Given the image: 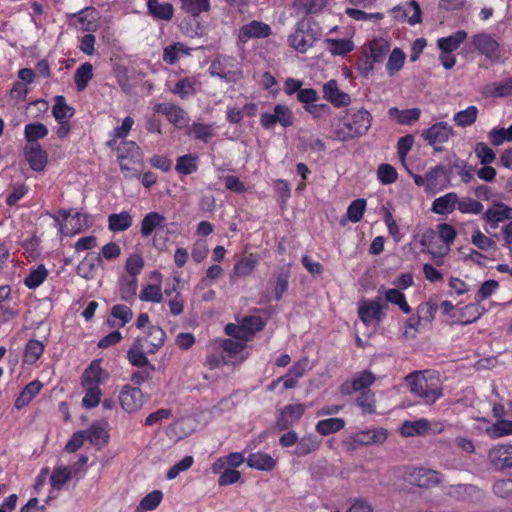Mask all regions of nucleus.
<instances>
[{"label": "nucleus", "instance_id": "f257e3e1", "mask_svg": "<svg viewBox=\"0 0 512 512\" xmlns=\"http://www.w3.org/2000/svg\"><path fill=\"white\" fill-rule=\"evenodd\" d=\"M405 381L410 392L428 405L434 404L443 396L442 383L435 371H415L408 374Z\"/></svg>", "mask_w": 512, "mask_h": 512}, {"label": "nucleus", "instance_id": "f03ea898", "mask_svg": "<svg viewBox=\"0 0 512 512\" xmlns=\"http://www.w3.org/2000/svg\"><path fill=\"white\" fill-rule=\"evenodd\" d=\"M59 215L66 221V223L63 224L60 221L59 216H53V218L59 232L64 236L82 232L90 226V219L86 213H76L69 219L70 211L60 210Z\"/></svg>", "mask_w": 512, "mask_h": 512}, {"label": "nucleus", "instance_id": "7ed1b4c3", "mask_svg": "<svg viewBox=\"0 0 512 512\" xmlns=\"http://www.w3.org/2000/svg\"><path fill=\"white\" fill-rule=\"evenodd\" d=\"M452 136H454L452 126L444 121L437 122L422 132L423 139L433 146L436 152H442L443 148L440 145L446 143Z\"/></svg>", "mask_w": 512, "mask_h": 512}, {"label": "nucleus", "instance_id": "20e7f679", "mask_svg": "<svg viewBox=\"0 0 512 512\" xmlns=\"http://www.w3.org/2000/svg\"><path fill=\"white\" fill-rule=\"evenodd\" d=\"M475 49L487 59L499 62L502 57V49L498 41L487 33H478L472 37Z\"/></svg>", "mask_w": 512, "mask_h": 512}, {"label": "nucleus", "instance_id": "39448f33", "mask_svg": "<svg viewBox=\"0 0 512 512\" xmlns=\"http://www.w3.org/2000/svg\"><path fill=\"white\" fill-rule=\"evenodd\" d=\"M442 478L440 472L423 467L414 468L408 474L410 484L426 489L440 484Z\"/></svg>", "mask_w": 512, "mask_h": 512}, {"label": "nucleus", "instance_id": "423d86ee", "mask_svg": "<svg viewBox=\"0 0 512 512\" xmlns=\"http://www.w3.org/2000/svg\"><path fill=\"white\" fill-rule=\"evenodd\" d=\"M381 297H377L375 300L364 301L358 309V315L361 321L369 325L373 321L380 322L384 316V309L388 308L386 303L381 302Z\"/></svg>", "mask_w": 512, "mask_h": 512}, {"label": "nucleus", "instance_id": "0eeeda50", "mask_svg": "<svg viewBox=\"0 0 512 512\" xmlns=\"http://www.w3.org/2000/svg\"><path fill=\"white\" fill-rule=\"evenodd\" d=\"M345 121L355 137H359L366 134L371 127L372 116L365 109L350 110Z\"/></svg>", "mask_w": 512, "mask_h": 512}, {"label": "nucleus", "instance_id": "6e6552de", "mask_svg": "<svg viewBox=\"0 0 512 512\" xmlns=\"http://www.w3.org/2000/svg\"><path fill=\"white\" fill-rule=\"evenodd\" d=\"M391 12L395 19L407 21L410 25H415L422 21V10L419 3L415 0L398 5L394 7Z\"/></svg>", "mask_w": 512, "mask_h": 512}, {"label": "nucleus", "instance_id": "1a4fd4ad", "mask_svg": "<svg viewBox=\"0 0 512 512\" xmlns=\"http://www.w3.org/2000/svg\"><path fill=\"white\" fill-rule=\"evenodd\" d=\"M374 381L375 375L369 370H364L355 375L351 380L342 383L339 390L343 395H351L358 391H365Z\"/></svg>", "mask_w": 512, "mask_h": 512}, {"label": "nucleus", "instance_id": "9d476101", "mask_svg": "<svg viewBox=\"0 0 512 512\" xmlns=\"http://www.w3.org/2000/svg\"><path fill=\"white\" fill-rule=\"evenodd\" d=\"M488 459L496 470L512 468V445H497L489 450Z\"/></svg>", "mask_w": 512, "mask_h": 512}, {"label": "nucleus", "instance_id": "9b49d317", "mask_svg": "<svg viewBox=\"0 0 512 512\" xmlns=\"http://www.w3.org/2000/svg\"><path fill=\"white\" fill-rule=\"evenodd\" d=\"M271 34L272 30L268 24L253 20L239 29L238 40L246 43L251 38H267Z\"/></svg>", "mask_w": 512, "mask_h": 512}, {"label": "nucleus", "instance_id": "f8f14e48", "mask_svg": "<svg viewBox=\"0 0 512 512\" xmlns=\"http://www.w3.org/2000/svg\"><path fill=\"white\" fill-rule=\"evenodd\" d=\"M119 401L125 411L135 412L143 405V393L140 388L125 385L120 392Z\"/></svg>", "mask_w": 512, "mask_h": 512}, {"label": "nucleus", "instance_id": "ddd939ff", "mask_svg": "<svg viewBox=\"0 0 512 512\" xmlns=\"http://www.w3.org/2000/svg\"><path fill=\"white\" fill-rule=\"evenodd\" d=\"M24 156L33 171L40 172L46 167L48 156L39 143L27 144L24 148Z\"/></svg>", "mask_w": 512, "mask_h": 512}, {"label": "nucleus", "instance_id": "4468645a", "mask_svg": "<svg viewBox=\"0 0 512 512\" xmlns=\"http://www.w3.org/2000/svg\"><path fill=\"white\" fill-rule=\"evenodd\" d=\"M305 407L302 404H294L285 406L276 422L278 430H286L293 426L304 414Z\"/></svg>", "mask_w": 512, "mask_h": 512}, {"label": "nucleus", "instance_id": "2eb2a0df", "mask_svg": "<svg viewBox=\"0 0 512 512\" xmlns=\"http://www.w3.org/2000/svg\"><path fill=\"white\" fill-rule=\"evenodd\" d=\"M323 96L335 107L347 106L351 102L350 95L338 88L336 80H329L323 86Z\"/></svg>", "mask_w": 512, "mask_h": 512}, {"label": "nucleus", "instance_id": "dca6fc26", "mask_svg": "<svg viewBox=\"0 0 512 512\" xmlns=\"http://www.w3.org/2000/svg\"><path fill=\"white\" fill-rule=\"evenodd\" d=\"M158 113L164 114L169 122L181 128L188 123L187 113L179 106L174 104H158L155 108Z\"/></svg>", "mask_w": 512, "mask_h": 512}, {"label": "nucleus", "instance_id": "f3484780", "mask_svg": "<svg viewBox=\"0 0 512 512\" xmlns=\"http://www.w3.org/2000/svg\"><path fill=\"white\" fill-rule=\"evenodd\" d=\"M117 153L122 171L129 169L124 163L125 160H132L133 162L141 160L140 148L134 141H122L117 148Z\"/></svg>", "mask_w": 512, "mask_h": 512}, {"label": "nucleus", "instance_id": "a211bd4d", "mask_svg": "<svg viewBox=\"0 0 512 512\" xmlns=\"http://www.w3.org/2000/svg\"><path fill=\"white\" fill-rule=\"evenodd\" d=\"M102 264L100 254L89 253L77 266V274L84 279H93Z\"/></svg>", "mask_w": 512, "mask_h": 512}, {"label": "nucleus", "instance_id": "6ab92c4d", "mask_svg": "<svg viewBox=\"0 0 512 512\" xmlns=\"http://www.w3.org/2000/svg\"><path fill=\"white\" fill-rule=\"evenodd\" d=\"M387 439V431L385 429H373L360 431L353 435L352 441L355 445H371L382 444Z\"/></svg>", "mask_w": 512, "mask_h": 512}, {"label": "nucleus", "instance_id": "aec40b11", "mask_svg": "<svg viewBox=\"0 0 512 512\" xmlns=\"http://www.w3.org/2000/svg\"><path fill=\"white\" fill-rule=\"evenodd\" d=\"M95 10L92 7H85L77 13L68 14L67 17L76 28L89 31L95 22Z\"/></svg>", "mask_w": 512, "mask_h": 512}, {"label": "nucleus", "instance_id": "412c9836", "mask_svg": "<svg viewBox=\"0 0 512 512\" xmlns=\"http://www.w3.org/2000/svg\"><path fill=\"white\" fill-rule=\"evenodd\" d=\"M144 348H146L144 345V339L138 337L133 341L127 352V358L133 366L149 367L150 364L145 355Z\"/></svg>", "mask_w": 512, "mask_h": 512}, {"label": "nucleus", "instance_id": "4be33fe9", "mask_svg": "<svg viewBox=\"0 0 512 512\" xmlns=\"http://www.w3.org/2000/svg\"><path fill=\"white\" fill-rule=\"evenodd\" d=\"M483 218L491 224L492 228H496L499 222L512 219V208L503 203H496L484 213Z\"/></svg>", "mask_w": 512, "mask_h": 512}, {"label": "nucleus", "instance_id": "5701e85b", "mask_svg": "<svg viewBox=\"0 0 512 512\" xmlns=\"http://www.w3.org/2000/svg\"><path fill=\"white\" fill-rule=\"evenodd\" d=\"M289 279L290 269L282 267L270 280V283L273 285L274 296L277 301L281 300L284 293L287 291Z\"/></svg>", "mask_w": 512, "mask_h": 512}, {"label": "nucleus", "instance_id": "b1692460", "mask_svg": "<svg viewBox=\"0 0 512 512\" xmlns=\"http://www.w3.org/2000/svg\"><path fill=\"white\" fill-rule=\"evenodd\" d=\"M165 331L160 326L149 327L148 334L144 337V345L148 353H155L164 344Z\"/></svg>", "mask_w": 512, "mask_h": 512}, {"label": "nucleus", "instance_id": "393cba45", "mask_svg": "<svg viewBox=\"0 0 512 512\" xmlns=\"http://www.w3.org/2000/svg\"><path fill=\"white\" fill-rule=\"evenodd\" d=\"M147 8L150 15L157 20L169 21L173 17L174 8L170 3H161L158 0H148Z\"/></svg>", "mask_w": 512, "mask_h": 512}, {"label": "nucleus", "instance_id": "a878e982", "mask_svg": "<svg viewBox=\"0 0 512 512\" xmlns=\"http://www.w3.org/2000/svg\"><path fill=\"white\" fill-rule=\"evenodd\" d=\"M166 224V218L158 212H149L144 216L141 222V235L144 237L150 236L153 231L160 227L163 228Z\"/></svg>", "mask_w": 512, "mask_h": 512}, {"label": "nucleus", "instance_id": "bb28decb", "mask_svg": "<svg viewBox=\"0 0 512 512\" xmlns=\"http://www.w3.org/2000/svg\"><path fill=\"white\" fill-rule=\"evenodd\" d=\"M390 48L391 45L388 40L383 38L374 39L368 44V55L372 59V62L381 63L384 61L385 57L390 51Z\"/></svg>", "mask_w": 512, "mask_h": 512}, {"label": "nucleus", "instance_id": "cd10ccee", "mask_svg": "<svg viewBox=\"0 0 512 512\" xmlns=\"http://www.w3.org/2000/svg\"><path fill=\"white\" fill-rule=\"evenodd\" d=\"M457 202L458 196L455 192L447 193L433 201L432 211L440 215L449 214L455 209Z\"/></svg>", "mask_w": 512, "mask_h": 512}, {"label": "nucleus", "instance_id": "c85d7f7f", "mask_svg": "<svg viewBox=\"0 0 512 512\" xmlns=\"http://www.w3.org/2000/svg\"><path fill=\"white\" fill-rule=\"evenodd\" d=\"M258 261V256L253 253L243 256L234 265L233 276L246 277L250 275L257 266Z\"/></svg>", "mask_w": 512, "mask_h": 512}, {"label": "nucleus", "instance_id": "c756f323", "mask_svg": "<svg viewBox=\"0 0 512 512\" xmlns=\"http://www.w3.org/2000/svg\"><path fill=\"white\" fill-rule=\"evenodd\" d=\"M246 462L249 467L262 471H270L276 465L275 460L269 454L262 452L250 454Z\"/></svg>", "mask_w": 512, "mask_h": 512}, {"label": "nucleus", "instance_id": "7c9ffc66", "mask_svg": "<svg viewBox=\"0 0 512 512\" xmlns=\"http://www.w3.org/2000/svg\"><path fill=\"white\" fill-rule=\"evenodd\" d=\"M132 222V216L127 211L113 213L108 217V228L112 232H122L128 230Z\"/></svg>", "mask_w": 512, "mask_h": 512}, {"label": "nucleus", "instance_id": "2f4dec72", "mask_svg": "<svg viewBox=\"0 0 512 512\" xmlns=\"http://www.w3.org/2000/svg\"><path fill=\"white\" fill-rule=\"evenodd\" d=\"M388 114L391 118H395L401 125H411L419 120L421 111L418 108L399 110L393 107L389 109Z\"/></svg>", "mask_w": 512, "mask_h": 512}, {"label": "nucleus", "instance_id": "473e14b6", "mask_svg": "<svg viewBox=\"0 0 512 512\" xmlns=\"http://www.w3.org/2000/svg\"><path fill=\"white\" fill-rule=\"evenodd\" d=\"M467 38V32L464 30H458L453 35L448 37L440 38L437 41L438 48L443 52H453L457 50L460 45Z\"/></svg>", "mask_w": 512, "mask_h": 512}, {"label": "nucleus", "instance_id": "72a5a7b5", "mask_svg": "<svg viewBox=\"0 0 512 512\" xmlns=\"http://www.w3.org/2000/svg\"><path fill=\"white\" fill-rule=\"evenodd\" d=\"M430 429V422L421 418L415 421H405L401 427V434L405 437L424 435Z\"/></svg>", "mask_w": 512, "mask_h": 512}, {"label": "nucleus", "instance_id": "f704fd0d", "mask_svg": "<svg viewBox=\"0 0 512 512\" xmlns=\"http://www.w3.org/2000/svg\"><path fill=\"white\" fill-rule=\"evenodd\" d=\"M42 387L43 384L38 380L30 382L16 399L15 407L21 409L26 406L40 392Z\"/></svg>", "mask_w": 512, "mask_h": 512}, {"label": "nucleus", "instance_id": "c9c22d12", "mask_svg": "<svg viewBox=\"0 0 512 512\" xmlns=\"http://www.w3.org/2000/svg\"><path fill=\"white\" fill-rule=\"evenodd\" d=\"M45 349L44 342L31 339L25 346L23 361L27 364H34L43 354Z\"/></svg>", "mask_w": 512, "mask_h": 512}, {"label": "nucleus", "instance_id": "e433bc0d", "mask_svg": "<svg viewBox=\"0 0 512 512\" xmlns=\"http://www.w3.org/2000/svg\"><path fill=\"white\" fill-rule=\"evenodd\" d=\"M484 308L478 302L471 303L459 310V323L466 325L475 322L484 313Z\"/></svg>", "mask_w": 512, "mask_h": 512}, {"label": "nucleus", "instance_id": "4c0bfd02", "mask_svg": "<svg viewBox=\"0 0 512 512\" xmlns=\"http://www.w3.org/2000/svg\"><path fill=\"white\" fill-rule=\"evenodd\" d=\"M324 43L332 55L343 56L354 49V44L350 39L327 38L324 40Z\"/></svg>", "mask_w": 512, "mask_h": 512}, {"label": "nucleus", "instance_id": "58836bf2", "mask_svg": "<svg viewBox=\"0 0 512 512\" xmlns=\"http://www.w3.org/2000/svg\"><path fill=\"white\" fill-rule=\"evenodd\" d=\"M198 169V156L186 154L178 157L175 170L181 175H190Z\"/></svg>", "mask_w": 512, "mask_h": 512}, {"label": "nucleus", "instance_id": "ea45409f", "mask_svg": "<svg viewBox=\"0 0 512 512\" xmlns=\"http://www.w3.org/2000/svg\"><path fill=\"white\" fill-rule=\"evenodd\" d=\"M86 432V439L94 446L102 447L108 443L109 434L104 427L93 423Z\"/></svg>", "mask_w": 512, "mask_h": 512}, {"label": "nucleus", "instance_id": "a19ab883", "mask_svg": "<svg viewBox=\"0 0 512 512\" xmlns=\"http://www.w3.org/2000/svg\"><path fill=\"white\" fill-rule=\"evenodd\" d=\"M55 103L52 108V113L58 122L67 121L74 115V109L66 103V99L62 95L55 97Z\"/></svg>", "mask_w": 512, "mask_h": 512}, {"label": "nucleus", "instance_id": "79ce46f5", "mask_svg": "<svg viewBox=\"0 0 512 512\" xmlns=\"http://www.w3.org/2000/svg\"><path fill=\"white\" fill-rule=\"evenodd\" d=\"M345 426V421L342 418H328L319 421L316 424V431L323 435L327 436L329 434L335 433L343 429Z\"/></svg>", "mask_w": 512, "mask_h": 512}, {"label": "nucleus", "instance_id": "37998d69", "mask_svg": "<svg viewBox=\"0 0 512 512\" xmlns=\"http://www.w3.org/2000/svg\"><path fill=\"white\" fill-rule=\"evenodd\" d=\"M93 77V66L92 64L86 62L82 64L75 72L74 75V82L77 87L78 91H83L87 85L88 82Z\"/></svg>", "mask_w": 512, "mask_h": 512}, {"label": "nucleus", "instance_id": "c03bdc74", "mask_svg": "<svg viewBox=\"0 0 512 512\" xmlns=\"http://www.w3.org/2000/svg\"><path fill=\"white\" fill-rule=\"evenodd\" d=\"M405 59V53L400 48H394L389 55L388 62L386 64L388 74L393 76L398 73L404 66Z\"/></svg>", "mask_w": 512, "mask_h": 512}, {"label": "nucleus", "instance_id": "a18cd8bd", "mask_svg": "<svg viewBox=\"0 0 512 512\" xmlns=\"http://www.w3.org/2000/svg\"><path fill=\"white\" fill-rule=\"evenodd\" d=\"M47 127L42 123H30L25 126L24 135L28 144L37 143L38 139L46 137Z\"/></svg>", "mask_w": 512, "mask_h": 512}, {"label": "nucleus", "instance_id": "49530a36", "mask_svg": "<svg viewBox=\"0 0 512 512\" xmlns=\"http://www.w3.org/2000/svg\"><path fill=\"white\" fill-rule=\"evenodd\" d=\"M48 275V270L43 264L37 266L36 269L32 270L24 279L25 285L30 289L39 287Z\"/></svg>", "mask_w": 512, "mask_h": 512}, {"label": "nucleus", "instance_id": "de8ad7c7", "mask_svg": "<svg viewBox=\"0 0 512 512\" xmlns=\"http://www.w3.org/2000/svg\"><path fill=\"white\" fill-rule=\"evenodd\" d=\"M478 109L476 106H469L465 110H461L457 112L453 120L454 122L461 127L471 126L477 119Z\"/></svg>", "mask_w": 512, "mask_h": 512}, {"label": "nucleus", "instance_id": "09e8293b", "mask_svg": "<svg viewBox=\"0 0 512 512\" xmlns=\"http://www.w3.org/2000/svg\"><path fill=\"white\" fill-rule=\"evenodd\" d=\"M384 296L387 302L397 305L402 312L406 314L411 312V307L408 305L405 295L400 292V290L388 289L385 291Z\"/></svg>", "mask_w": 512, "mask_h": 512}, {"label": "nucleus", "instance_id": "8fccbe9b", "mask_svg": "<svg viewBox=\"0 0 512 512\" xmlns=\"http://www.w3.org/2000/svg\"><path fill=\"white\" fill-rule=\"evenodd\" d=\"M181 3L182 9L194 17L210 9L209 0H181Z\"/></svg>", "mask_w": 512, "mask_h": 512}, {"label": "nucleus", "instance_id": "3c124183", "mask_svg": "<svg viewBox=\"0 0 512 512\" xmlns=\"http://www.w3.org/2000/svg\"><path fill=\"white\" fill-rule=\"evenodd\" d=\"M72 477V472L69 470V467L66 466H58L55 467L52 471L50 477L51 486L55 489H61L62 486Z\"/></svg>", "mask_w": 512, "mask_h": 512}, {"label": "nucleus", "instance_id": "603ef678", "mask_svg": "<svg viewBox=\"0 0 512 512\" xmlns=\"http://www.w3.org/2000/svg\"><path fill=\"white\" fill-rule=\"evenodd\" d=\"M85 388V396L82 399V405L86 408L96 407L100 402L101 390L99 385H83Z\"/></svg>", "mask_w": 512, "mask_h": 512}, {"label": "nucleus", "instance_id": "864d4df0", "mask_svg": "<svg viewBox=\"0 0 512 512\" xmlns=\"http://www.w3.org/2000/svg\"><path fill=\"white\" fill-rule=\"evenodd\" d=\"M191 131L195 139L206 143L216 136L214 127L211 124L194 123Z\"/></svg>", "mask_w": 512, "mask_h": 512}, {"label": "nucleus", "instance_id": "5fc2aeb1", "mask_svg": "<svg viewBox=\"0 0 512 512\" xmlns=\"http://www.w3.org/2000/svg\"><path fill=\"white\" fill-rule=\"evenodd\" d=\"M487 433L493 438L512 435V421L500 419L487 428Z\"/></svg>", "mask_w": 512, "mask_h": 512}, {"label": "nucleus", "instance_id": "6e6d98bb", "mask_svg": "<svg viewBox=\"0 0 512 512\" xmlns=\"http://www.w3.org/2000/svg\"><path fill=\"white\" fill-rule=\"evenodd\" d=\"M318 447L319 442L317 441L316 437L313 435H308L300 439V441L297 443L295 454L297 456H305L317 450Z\"/></svg>", "mask_w": 512, "mask_h": 512}, {"label": "nucleus", "instance_id": "4d7b16f0", "mask_svg": "<svg viewBox=\"0 0 512 512\" xmlns=\"http://www.w3.org/2000/svg\"><path fill=\"white\" fill-rule=\"evenodd\" d=\"M242 326L245 334H247L248 341L253 337V335L262 330L264 327V322L259 316H248L243 318Z\"/></svg>", "mask_w": 512, "mask_h": 512}, {"label": "nucleus", "instance_id": "13d9d810", "mask_svg": "<svg viewBox=\"0 0 512 512\" xmlns=\"http://www.w3.org/2000/svg\"><path fill=\"white\" fill-rule=\"evenodd\" d=\"M366 209V200L359 198L348 206L347 209V219L353 223L359 222Z\"/></svg>", "mask_w": 512, "mask_h": 512}, {"label": "nucleus", "instance_id": "bf43d9fd", "mask_svg": "<svg viewBox=\"0 0 512 512\" xmlns=\"http://www.w3.org/2000/svg\"><path fill=\"white\" fill-rule=\"evenodd\" d=\"M102 369L97 361H93L90 366L85 370L82 376V385L99 384Z\"/></svg>", "mask_w": 512, "mask_h": 512}, {"label": "nucleus", "instance_id": "052dcab7", "mask_svg": "<svg viewBox=\"0 0 512 512\" xmlns=\"http://www.w3.org/2000/svg\"><path fill=\"white\" fill-rule=\"evenodd\" d=\"M288 42L290 46L302 53L306 52L312 45L311 40L305 37L304 32L301 29H297L293 34H291L288 38Z\"/></svg>", "mask_w": 512, "mask_h": 512}, {"label": "nucleus", "instance_id": "680f3d73", "mask_svg": "<svg viewBox=\"0 0 512 512\" xmlns=\"http://www.w3.org/2000/svg\"><path fill=\"white\" fill-rule=\"evenodd\" d=\"M377 176L379 181L384 185L392 184L398 179L396 169L392 165L386 163L378 166Z\"/></svg>", "mask_w": 512, "mask_h": 512}, {"label": "nucleus", "instance_id": "e2e57ef3", "mask_svg": "<svg viewBox=\"0 0 512 512\" xmlns=\"http://www.w3.org/2000/svg\"><path fill=\"white\" fill-rule=\"evenodd\" d=\"M458 210L461 213L467 214H480L483 210V205L474 199H471L469 197L458 199L457 202Z\"/></svg>", "mask_w": 512, "mask_h": 512}, {"label": "nucleus", "instance_id": "0e129e2a", "mask_svg": "<svg viewBox=\"0 0 512 512\" xmlns=\"http://www.w3.org/2000/svg\"><path fill=\"white\" fill-rule=\"evenodd\" d=\"M363 413L371 414L375 411V398L371 390L362 391L356 401Z\"/></svg>", "mask_w": 512, "mask_h": 512}, {"label": "nucleus", "instance_id": "69168bd1", "mask_svg": "<svg viewBox=\"0 0 512 512\" xmlns=\"http://www.w3.org/2000/svg\"><path fill=\"white\" fill-rule=\"evenodd\" d=\"M137 291V278L124 277L120 283V295L123 300L132 298Z\"/></svg>", "mask_w": 512, "mask_h": 512}, {"label": "nucleus", "instance_id": "338daca9", "mask_svg": "<svg viewBox=\"0 0 512 512\" xmlns=\"http://www.w3.org/2000/svg\"><path fill=\"white\" fill-rule=\"evenodd\" d=\"M471 242L481 250H496L495 241L485 236L481 231L477 230L472 234Z\"/></svg>", "mask_w": 512, "mask_h": 512}, {"label": "nucleus", "instance_id": "774afa93", "mask_svg": "<svg viewBox=\"0 0 512 512\" xmlns=\"http://www.w3.org/2000/svg\"><path fill=\"white\" fill-rule=\"evenodd\" d=\"M475 153L477 157L480 159V163L482 165H489L493 163L496 159L494 151L488 147L485 143H477L475 147Z\"/></svg>", "mask_w": 512, "mask_h": 512}]
</instances>
